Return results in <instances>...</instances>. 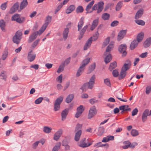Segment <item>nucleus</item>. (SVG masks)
I'll list each match as a JSON object with an SVG mask.
<instances>
[{
	"label": "nucleus",
	"mask_w": 151,
	"mask_h": 151,
	"mask_svg": "<svg viewBox=\"0 0 151 151\" xmlns=\"http://www.w3.org/2000/svg\"><path fill=\"white\" fill-rule=\"evenodd\" d=\"M84 23V18L82 17L80 19L78 24V31L80 32L78 39L81 40L84 34L88 28V26L86 25L82 29Z\"/></svg>",
	"instance_id": "f257e3e1"
},
{
	"label": "nucleus",
	"mask_w": 151,
	"mask_h": 151,
	"mask_svg": "<svg viewBox=\"0 0 151 151\" xmlns=\"http://www.w3.org/2000/svg\"><path fill=\"white\" fill-rule=\"evenodd\" d=\"M131 64L130 62L128 63H124L122 66L120 75L119 76V79L121 80L124 78L126 75L127 72L126 71L128 70L130 68Z\"/></svg>",
	"instance_id": "f03ea898"
},
{
	"label": "nucleus",
	"mask_w": 151,
	"mask_h": 151,
	"mask_svg": "<svg viewBox=\"0 0 151 151\" xmlns=\"http://www.w3.org/2000/svg\"><path fill=\"white\" fill-rule=\"evenodd\" d=\"M25 20L24 17H21L20 15L18 14H15L11 17L12 21H15L21 24L24 22Z\"/></svg>",
	"instance_id": "7ed1b4c3"
},
{
	"label": "nucleus",
	"mask_w": 151,
	"mask_h": 151,
	"mask_svg": "<svg viewBox=\"0 0 151 151\" xmlns=\"http://www.w3.org/2000/svg\"><path fill=\"white\" fill-rule=\"evenodd\" d=\"M63 96H60L56 100L54 105V110L55 111H58L60 109V105L63 101Z\"/></svg>",
	"instance_id": "20e7f679"
},
{
	"label": "nucleus",
	"mask_w": 151,
	"mask_h": 151,
	"mask_svg": "<svg viewBox=\"0 0 151 151\" xmlns=\"http://www.w3.org/2000/svg\"><path fill=\"white\" fill-rule=\"evenodd\" d=\"M22 33L20 31H17L15 33V35L13 37V41L17 44H19L22 38Z\"/></svg>",
	"instance_id": "39448f33"
},
{
	"label": "nucleus",
	"mask_w": 151,
	"mask_h": 151,
	"mask_svg": "<svg viewBox=\"0 0 151 151\" xmlns=\"http://www.w3.org/2000/svg\"><path fill=\"white\" fill-rule=\"evenodd\" d=\"M104 4L103 2L102 1L98 3L97 4H95L92 7V10H97V12L98 13H100L103 9Z\"/></svg>",
	"instance_id": "423d86ee"
},
{
	"label": "nucleus",
	"mask_w": 151,
	"mask_h": 151,
	"mask_svg": "<svg viewBox=\"0 0 151 151\" xmlns=\"http://www.w3.org/2000/svg\"><path fill=\"white\" fill-rule=\"evenodd\" d=\"M97 113L96 110L95 106L91 107L89 109L88 115V119H91L96 115Z\"/></svg>",
	"instance_id": "0eeeda50"
},
{
	"label": "nucleus",
	"mask_w": 151,
	"mask_h": 151,
	"mask_svg": "<svg viewBox=\"0 0 151 151\" xmlns=\"http://www.w3.org/2000/svg\"><path fill=\"white\" fill-rule=\"evenodd\" d=\"M127 49V45L125 44H121L119 46L118 50L119 52L122 54V56H125L127 54L126 51Z\"/></svg>",
	"instance_id": "6e6552de"
},
{
	"label": "nucleus",
	"mask_w": 151,
	"mask_h": 151,
	"mask_svg": "<svg viewBox=\"0 0 151 151\" xmlns=\"http://www.w3.org/2000/svg\"><path fill=\"white\" fill-rule=\"evenodd\" d=\"M85 138H83L82 139L78 144V145L80 147L82 148H85L88 147L92 144V142L86 143L85 142Z\"/></svg>",
	"instance_id": "1a4fd4ad"
},
{
	"label": "nucleus",
	"mask_w": 151,
	"mask_h": 151,
	"mask_svg": "<svg viewBox=\"0 0 151 151\" xmlns=\"http://www.w3.org/2000/svg\"><path fill=\"white\" fill-rule=\"evenodd\" d=\"M148 116H150L149 114V110L146 109L144 111L142 114V120L143 122H145L147 121Z\"/></svg>",
	"instance_id": "9d476101"
},
{
	"label": "nucleus",
	"mask_w": 151,
	"mask_h": 151,
	"mask_svg": "<svg viewBox=\"0 0 151 151\" xmlns=\"http://www.w3.org/2000/svg\"><path fill=\"white\" fill-rule=\"evenodd\" d=\"M96 79V76L95 75H93L90 78L89 81L88 83V88L92 89L95 83V81Z\"/></svg>",
	"instance_id": "9b49d317"
},
{
	"label": "nucleus",
	"mask_w": 151,
	"mask_h": 151,
	"mask_svg": "<svg viewBox=\"0 0 151 151\" xmlns=\"http://www.w3.org/2000/svg\"><path fill=\"white\" fill-rule=\"evenodd\" d=\"M84 110V109L83 108V106L81 105L77 108V111L75 114V117L77 118L79 117L81 115Z\"/></svg>",
	"instance_id": "f8f14e48"
},
{
	"label": "nucleus",
	"mask_w": 151,
	"mask_h": 151,
	"mask_svg": "<svg viewBox=\"0 0 151 151\" xmlns=\"http://www.w3.org/2000/svg\"><path fill=\"white\" fill-rule=\"evenodd\" d=\"M63 133V131L61 129H59L55 134L53 139L54 140L57 141L60 138Z\"/></svg>",
	"instance_id": "ddd939ff"
},
{
	"label": "nucleus",
	"mask_w": 151,
	"mask_h": 151,
	"mask_svg": "<svg viewBox=\"0 0 151 151\" xmlns=\"http://www.w3.org/2000/svg\"><path fill=\"white\" fill-rule=\"evenodd\" d=\"M36 55L32 51L29 52L28 54L27 59L29 62L33 61L35 58Z\"/></svg>",
	"instance_id": "4468645a"
},
{
	"label": "nucleus",
	"mask_w": 151,
	"mask_h": 151,
	"mask_svg": "<svg viewBox=\"0 0 151 151\" xmlns=\"http://www.w3.org/2000/svg\"><path fill=\"white\" fill-rule=\"evenodd\" d=\"M114 44V42H113L111 41L109 44V45L107 47L106 51L104 53V55L108 54H110L109 52L112 49L113 47V45Z\"/></svg>",
	"instance_id": "2eb2a0df"
},
{
	"label": "nucleus",
	"mask_w": 151,
	"mask_h": 151,
	"mask_svg": "<svg viewBox=\"0 0 151 151\" xmlns=\"http://www.w3.org/2000/svg\"><path fill=\"white\" fill-rule=\"evenodd\" d=\"M19 6V3L16 2L14 4L12 7L10 9L9 11L10 14H12L16 12L18 9Z\"/></svg>",
	"instance_id": "dca6fc26"
},
{
	"label": "nucleus",
	"mask_w": 151,
	"mask_h": 151,
	"mask_svg": "<svg viewBox=\"0 0 151 151\" xmlns=\"http://www.w3.org/2000/svg\"><path fill=\"white\" fill-rule=\"evenodd\" d=\"M38 33L37 32H33L29 37L28 42L30 43L32 42L37 37Z\"/></svg>",
	"instance_id": "f3484780"
},
{
	"label": "nucleus",
	"mask_w": 151,
	"mask_h": 151,
	"mask_svg": "<svg viewBox=\"0 0 151 151\" xmlns=\"http://www.w3.org/2000/svg\"><path fill=\"white\" fill-rule=\"evenodd\" d=\"M92 37H91L86 43L83 47L84 50H87L90 47L92 41Z\"/></svg>",
	"instance_id": "a211bd4d"
},
{
	"label": "nucleus",
	"mask_w": 151,
	"mask_h": 151,
	"mask_svg": "<svg viewBox=\"0 0 151 151\" xmlns=\"http://www.w3.org/2000/svg\"><path fill=\"white\" fill-rule=\"evenodd\" d=\"M69 111V109H66L63 110L61 113L62 120H64L66 118Z\"/></svg>",
	"instance_id": "6ab92c4d"
},
{
	"label": "nucleus",
	"mask_w": 151,
	"mask_h": 151,
	"mask_svg": "<svg viewBox=\"0 0 151 151\" xmlns=\"http://www.w3.org/2000/svg\"><path fill=\"white\" fill-rule=\"evenodd\" d=\"M144 12V9H141L138 10L135 16V19H138L140 18L142 16Z\"/></svg>",
	"instance_id": "aec40b11"
},
{
	"label": "nucleus",
	"mask_w": 151,
	"mask_h": 151,
	"mask_svg": "<svg viewBox=\"0 0 151 151\" xmlns=\"http://www.w3.org/2000/svg\"><path fill=\"white\" fill-rule=\"evenodd\" d=\"M126 33V30H122L119 33L118 35L117 39L119 41L122 39L125 35Z\"/></svg>",
	"instance_id": "412c9836"
},
{
	"label": "nucleus",
	"mask_w": 151,
	"mask_h": 151,
	"mask_svg": "<svg viewBox=\"0 0 151 151\" xmlns=\"http://www.w3.org/2000/svg\"><path fill=\"white\" fill-rule=\"evenodd\" d=\"M144 37V33L143 32H142L138 34L136 40L139 42H140L142 41Z\"/></svg>",
	"instance_id": "4be33fe9"
},
{
	"label": "nucleus",
	"mask_w": 151,
	"mask_h": 151,
	"mask_svg": "<svg viewBox=\"0 0 151 151\" xmlns=\"http://www.w3.org/2000/svg\"><path fill=\"white\" fill-rule=\"evenodd\" d=\"M139 43L136 40H133L130 44V49L131 50H133L135 49L137 47Z\"/></svg>",
	"instance_id": "5701e85b"
},
{
	"label": "nucleus",
	"mask_w": 151,
	"mask_h": 151,
	"mask_svg": "<svg viewBox=\"0 0 151 151\" xmlns=\"http://www.w3.org/2000/svg\"><path fill=\"white\" fill-rule=\"evenodd\" d=\"M75 133L74 139L76 141H78L80 139L82 134V131L81 130H79L77 131V132L75 131Z\"/></svg>",
	"instance_id": "b1692460"
},
{
	"label": "nucleus",
	"mask_w": 151,
	"mask_h": 151,
	"mask_svg": "<svg viewBox=\"0 0 151 151\" xmlns=\"http://www.w3.org/2000/svg\"><path fill=\"white\" fill-rule=\"evenodd\" d=\"M99 22L98 19H96L94 20L92 23L90 28L91 30H93L98 25Z\"/></svg>",
	"instance_id": "393cba45"
},
{
	"label": "nucleus",
	"mask_w": 151,
	"mask_h": 151,
	"mask_svg": "<svg viewBox=\"0 0 151 151\" xmlns=\"http://www.w3.org/2000/svg\"><path fill=\"white\" fill-rule=\"evenodd\" d=\"M114 139V137L113 136L109 135L106 137H104L102 142H106L110 140H113Z\"/></svg>",
	"instance_id": "a878e982"
},
{
	"label": "nucleus",
	"mask_w": 151,
	"mask_h": 151,
	"mask_svg": "<svg viewBox=\"0 0 151 151\" xmlns=\"http://www.w3.org/2000/svg\"><path fill=\"white\" fill-rule=\"evenodd\" d=\"M69 32V29L67 28L64 29L63 31V36L65 40L67 38Z\"/></svg>",
	"instance_id": "bb28decb"
},
{
	"label": "nucleus",
	"mask_w": 151,
	"mask_h": 151,
	"mask_svg": "<svg viewBox=\"0 0 151 151\" xmlns=\"http://www.w3.org/2000/svg\"><path fill=\"white\" fill-rule=\"evenodd\" d=\"M119 109L120 110H122L121 113H123L124 111H130V108H128V106L127 105H124L120 106L119 107Z\"/></svg>",
	"instance_id": "cd10ccee"
},
{
	"label": "nucleus",
	"mask_w": 151,
	"mask_h": 151,
	"mask_svg": "<svg viewBox=\"0 0 151 151\" xmlns=\"http://www.w3.org/2000/svg\"><path fill=\"white\" fill-rule=\"evenodd\" d=\"M75 9V6L73 5H70L66 10V13L69 14L72 12Z\"/></svg>",
	"instance_id": "c85d7f7f"
},
{
	"label": "nucleus",
	"mask_w": 151,
	"mask_h": 151,
	"mask_svg": "<svg viewBox=\"0 0 151 151\" xmlns=\"http://www.w3.org/2000/svg\"><path fill=\"white\" fill-rule=\"evenodd\" d=\"M151 44V37L147 38L144 43V46L145 47L147 48L149 47Z\"/></svg>",
	"instance_id": "c756f323"
},
{
	"label": "nucleus",
	"mask_w": 151,
	"mask_h": 151,
	"mask_svg": "<svg viewBox=\"0 0 151 151\" xmlns=\"http://www.w3.org/2000/svg\"><path fill=\"white\" fill-rule=\"evenodd\" d=\"M130 143V142L129 140L124 142H123L124 145L122 146V148L124 149H128L129 147Z\"/></svg>",
	"instance_id": "7c9ffc66"
},
{
	"label": "nucleus",
	"mask_w": 151,
	"mask_h": 151,
	"mask_svg": "<svg viewBox=\"0 0 151 151\" xmlns=\"http://www.w3.org/2000/svg\"><path fill=\"white\" fill-rule=\"evenodd\" d=\"M74 96L73 94H70L68 95L66 97L65 101L68 103H70L73 100Z\"/></svg>",
	"instance_id": "2f4dec72"
},
{
	"label": "nucleus",
	"mask_w": 151,
	"mask_h": 151,
	"mask_svg": "<svg viewBox=\"0 0 151 151\" xmlns=\"http://www.w3.org/2000/svg\"><path fill=\"white\" fill-rule=\"evenodd\" d=\"M123 3V1H120L118 2L116 6V10L119 11L121 9Z\"/></svg>",
	"instance_id": "473e14b6"
},
{
	"label": "nucleus",
	"mask_w": 151,
	"mask_h": 151,
	"mask_svg": "<svg viewBox=\"0 0 151 151\" xmlns=\"http://www.w3.org/2000/svg\"><path fill=\"white\" fill-rule=\"evenodd\" d=\"M85 68H83L81 66H80L76 74V76L77 77H79L80 76L83 72L84 71Z\"/></svg>",
	"instance_id": "72a5a7b5"
},
{
	"label": "nucleus",
	"mask_w": 151,
	"mask_h": 151,
	"mask_svg": "<svg viewBox=\"0 0 151 151\" xmlns=\"http://www.w3.org/2000/svg\"><path fill=\"white\" fill-rule=\"evenodd\" d=\"M27 4L28 2L27 0H23L20 4V9L22 10L23 9L27 6Z\"/></svg>",
	"instance_id": "f704fd0d"
},
{
	"label": "nucleus",
	"mask_w": 151,
	"mask_h": 151,
	"mask_svg": "<svg viewBox=\"0 0 151 151\" xmlns=\"http://www.w3.org/2000/svg\"><path fill=\"white\" fill-rule=\"evenodd\" d=\"M104 127H99L98 129V131L97 132V134L98 136H101L104 133Z\"/></svg>",
	"instance_id": "c9c22d12"
},
{
	"label": "nucleus",
	"mask_w": 151,
	"mask_h": 151,
	"mask_svg": "<svg viewBox=\"0 0 151 151\" xmlns=\"http://www.w3.org/2000/svg\"><path fill=\"white\" fill-rule=\"evenodd\" d=\"M106 56L104 59V61L106 63L109 62L112 59V57L110 54H108L105 55Z\"/></svg>",
	"instance_id": "e433bc0d"
},
{
	"label": "nucleus",
	"mask_w": 151,
	"mask_h": 151,
	"mask_svg": "<svg viewBox=\"0 0 151 151\" xmlns=\"http://www.w3.org/2000/svg\"><path fill=\"white\" fill-rule=\"evenodd\" d=\"M89 61L90 58H89L85 59L82 61L81 66L83 68H85V66L88 63Z\"/></svg>",
	"instance_id": "4c0bfd02"
},
{
	"label": "nucleus",
	"mask_w": 151,
	"mask_h": 151,
	"mask_svg": "<svg viewBox=\"0 0 151 151\" xmlns=\"http://www.w3.org/2000/svg\"><path fill=\"white\" fill-rule=\"evenodd\" d=\"M52 19V17L48 15L46 17L45 23L44 25L47 26L48 24L50 22Z\"/></svg>",
	"instance_id": "58836bf2"
},
{
	"label": "nucleus",
	"mask_w": 151,
	"mask_h": 151,
	"mask_svg": "<svg viewBox=\"0 0 151 151\" xmlns=\"http://www.w3.org/2000/svg\"><path fill=\"white\" fill-rule=\"evenodd\" d=\"M134 21L137 24L139 25L144 26L145 24V22L142 20L135 19Z\"/></svg>",
	"instance_id": "ea45409f"
},
{
	"label": "nucleus",
	"mask_w": 151,
	"mask_h": 151,
	"mask_svg": "<svg viewBox=\"0 0 151 151\" xmlns=\"http://www.w3.org/2000/svg\"><path fill=\"white\" fill-rule=\"evenodd\" d=\"M5 26V22L3 20L0 21V27L3 32H5L6 30L4 28Z\"/></svg>",
	"instance_id": "a19ab883"
},
{
	"label": "nucleus",
	"mask_w": 151,
	"mask_h": 151,
	"mask_svg": "<svg viewBox=\"0 0 151 151\" xmlns=\"http://www.w3.org/2000/svg\"><path fill=\"white\" fill-rule=\"evenodd\" d=\"M61 146V143L58 142L53 147L52 151H58Z\"/></svg>",
	"instance_id": "79ce46f5"
},
{
	"label": "nucleus",
	"mask_w": 151,
	"mask_h": 151,
	"mask_svg": "<svg viewBox=\"0 0 151 151\" xmlns=\"http://www.w3.org/2000/svg\"><path fill=\"white\" fill-rule=\"evenodd\" d=\"M52 129L48 126H45L43 128V131L45 133L48 134L50 133Z\"/></svg>",
	"instance_id": "37998d69"
},
{
	"label": "nucleus",
	"mask_w": 151,
	"mask_h": 151,
	"mask_svg": "<svg viewBox=\"0 0 151 151\" xmlns=\"http://www.w3.org/2000/svg\"><path fill=\"white\" fill-rule=\"evenodd\" d=\"M116 98L119 99V100L121 101H124V102H127V100H124L122 99L121 98L123 97V95L122 93H118L116 96Z\"/></svg>",
	"instance_id": "c03bdc74"
},
{
	"label": "nucleus",
	"mask_w": 151,
	"mask_h": 151,
	"mask_svg": "<svg viewBox=\"0 0 151 151\" xmlns=\"http://www.w3.org/2000/svg\"><path fill=\"white\" fill-rule=\"evenodd\" d=\"M47 27V26L44 24L42 27L39 30V31H37L38 33V34L40 35L44 32Z\"/></svg>",
	"instance_id": "a18cd8bd"
},
{
	"label": "nucleus",
	"mask_w": 151,
	"mask_h": 151,
	"mask_svg": "<svg viewBox=\"0 0 151 151\" xmlns=\"http://www.w3.org/2000/svg\"><path fill=\"white\" fill-rule=\"evenodd\" d=\"M110 40V37H108L106 38L103 42L102 46L103 47H106L109 43Z\"/></svg>",
	"instance_id": "49530a36"
},
{
	"label": "nucleus",
	"mask_w": 151,
	"mask_h": 151,
	"mask_svg": "<svg viewBox=\"0 0 151 151\" xmlns=\"http://www.w3.org/2000/svg\"><path fill=\"white\" fill-rule=\"evenodd\" d=\"M94 3V0H92L91 2H90L87 5L86 8V10L87 11L89 10L91 8Z\"/></svg>",
	"instance_id": "de8ad7c7"
},
{
	"label": "nucleus",
	"mask_w": 151,
	"mask_h": 151,
	"mask_svg": "<svg viewBox=\"0 0 151 151\" xmlns=\"http://www.w3.org/2000/svg\"><path fill=\"white\" fill-rule=\"evenodd\" d=\"M109 14L107 13H104L103 14L102 16V18L104 20L109 19Z\"/></svg>",
	"instance_id": "09e8293b"
},
{
	"label": "nucleus",
	"mask_w": 151,
	"mask_h": 151,
	"mask_svg": "<svg viewBox=\"0 0 151 151\" xmlns=\"http://www.w3.org/2000/svg\"><path fill=\"white\" fill-rule=\"evenodd\" d=\"M116 66V62H114L113 63H110L109 67V69L111 70L115 68Z\"/></svg>",
	"instance_id": "8fccbe9b"
},
{
	"label": "nucleus",
	"mask_w": 151,
	"mask_h": 151,
	"mask_svg": "<svg viewBox=\"0 0 151 151\" xmlns=\"http://www.w3.org/2000/svg\"><path fill=\"white\" fill-rule=\"evenodd\" d=\"M83 9L82 6H78L76 9V12L77 13H82L83 12Z\"/></svg>",
	"instance_id": "3c124183"
},
{
	"label": "nucleus",
	"mask_w": 151,
	"mask_h": 151,
	"mask_svg": "<svg viewBox=\"0 0 151 151\" xmlns=\"http://www.w3.org/2000/svg\"><path fill=\"white\" fill-rule=\"evenodd\" d=\"M131 135L134 137L136 136L139 134L137 131L134 129H132L131 131Z\"/></svg>",
	"instance_id": "603ef678"
},
{
	"label": "nucleus",
	"mask_w": 151,
	"mask_h": 151,
	"mask_svg": "<svg viewBox=\"0 0 151 151\" xmlns=\"http://www.w3.org/2000/svg\"><path fill=\"white\" fill-rule=\"evenodd\" d=\"M96 65L95 63H93L89 67L88 71L90 73L91 72L95 69Z\"/></svg>",
	"instance_id": "864d4df0"
},
{
	"label": "nucleus",
	"mask_w": 151,
	"mask_h": 151,
	"mask_svg": "<svg viewBox=\"0 0 151 151\" xmlns=\"http://www.w3.org/2000/svg\"><path fill=\"white\" fill-rule=\"evenodd\" d=\"M64 66L65 65L64 64H61L59 66V68L57 71V72L59 73L62 71L64 70Z\"/></svg>",
	"instance_id": "5fc2aeb1"
},
{
	"label": "nucleus",
	"mask_w": 151,
	"mask_h": 151,
	"mask_svg": "<svg viewBox=\"0 0 151 151\" xmlns=\"http://www.w3.org/2000/svg\"><path fill=\"white\" fill-rule=\"evenodd\" d=\"M43 97H39L35 101V104H40L42 102V100H43Z\"/></svg>",
	"instance_id": "6e6d98bb"
},
{
	"label": "nucleus",
	"mask_w": 151,
	"mask_h": 151,
	"mask_svg": "<svg viewBox=\"0 0 151 151\" xmlns=\"http://www.w3.org/2000/svg\"><path fill=\"white\" fill-rule=\"evenodd\" d=\"M88 83H86L83 85L81 87V89L83 91H85L86 89H87V88H88Z\"/></svg>",
	"instance_id": "4d7b16f0"
},
{
	"label": "nucleus",
	"mask_w": 151,
	"mask_h": 151,
	"mask_svg": "<svg viewBox=\"0 0 151 151\" xmlns=\"http://www.w3.org/2000/svg\"><path fill=\"white\" fill-rule=\"evenodd\" d=\"M82 127V125L81 124H78L75 127V131L77 132V131L79 130H81V128Z\"/></svg>",
	"instance_id": "13d9d810"
},
{
	"label": "nucleus",
	"mask_w": 151,
	"mask_h": 151,
	"mask_svg": "<svg viewBox=\"0 0 151 151\" xmlns=\"http://www.w3.org/2000/svg\"><path fill=\"white\" fill-rule=\"evenodd\" d=\"M8 54V53L7 51H4L3 54V55L1 57V59L3 60H4L7 58Z\"/></svg>",
	"instance_id": "bf43d9fd"
},
{
	"label": "nucleus",
	"mask_w": 151,
	"mask_h": 151,
	"mask_svg": "<svg viewBox=\"0 0 151 151\" xmlns=\"http://www.w3.org/2000/svg\"><path fill=\"white\" fill-rule=\"evenodd\" d=\"M39 41V39H37L32 45V47L33 48H35L37 45Z\"/></svg>",
	"instance_id": "052dcab7"
},
{
	"label": "nucleus",
	"mask_w": 151,
	"mask_h": 151,
	"mask_svg": "<svg viewBox=\"0 0 151 151\" xmlns=\"http://www.w3.org/2000/svg\"><path fill=\"white\" fill-rule=\"evenodd\" d=\"M137 143L135 142H133L132 143H131L130 142V145H129V147L133 149L136 146H137Z\"/></svg>",
	"instance_id": "680f3d73"
},
{
	"label": "nucleus",
	"mask_w": 151,
	"mask_h": 151,
	"mask_svg": "<svg viewBox=\"0 0 151 151\" xmlns=\"http://www.w3.org/2000/svg\"><path fill=\"white\" fill-rule=\"evenodd\" d=\"M104 83L105 84L108 86H110L111 84L110 80L108 78H106L104 80Z\"/></svg>",
	"instance_id": "e2e57ef3"
},
{
	"label": "nucleus",
	"mask_w": 151,
	"mask_h": 151,
	"mask_svg": "<svg viewBox=\"0 0 151 151\" xmlns=\"http://www.w3.org/2000/svg\"><path fill=\"white\" fill-rule=\"evenodd\" d=\"M112 74L114 77H117L119 75L118 71L116 70H113L112 72Z\"/></svg>",
	"instance_id": "0e129e2a"
},
{
	"label": "nucleus",
	"mask_w": 151,
	"mask_h": 151,
	"mask_svg": "<svg viewBox=\"0 0 151 151\" xmlns=\"http://www.w3.org/2000/svg\"><path fill=\"white\" fill-rule=\"evenodd\" d=\"M119 23V22L117 20H115L111 22V27H114L118 25Z\"/></svg>",
	"instance_id": "69168bd1"
},
{
	"label": "nucleus",
	"mask_w": 151,
	"mask_h": 151,
	"mask_svg": "<svg viewBox=\"0 0 151 151\" xmlns=\"http://www.w3.org/2000/svg\"><path fill=\"white\" fill-rule=\"evenodd\" d=\"M151 91V87L150 86H147L146 88L145 92L147 94H149Z\"/></svg>",
	"instance_id": "338daca9"
},
{
	"label": "nucleus",
	"mask_w": 151,
	"mask_h": 151,
	"mask_svg": "<svg viewBox=\"0 0 151 151\" xmlns=\"http://www.w3.org/2000/svg\"><path fill=\"white\" fill-rule=\"evenodd\" d=\"M62 75L61 74L57 78L56 80L58 82L61 83L62 82Z\"/></svg>",
	"instance_id": "774afa93"
}]
</instances>
